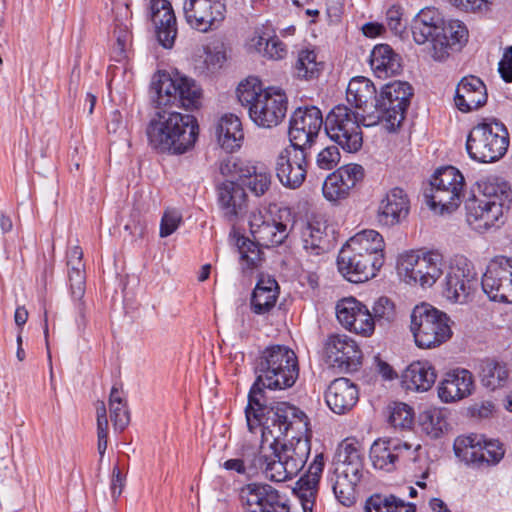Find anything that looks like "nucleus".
<instances>
[{"mask_svg":"<svg viewBox=\"0 0 512 512\" xmlns=\"http://www.w3.org/2000/svg\"><path fill=\"white\" fill-rule=\"evenodd\" d=\"M413 96L408 82L394 81L384 85L372 111L361 114L344 104L333 107L325 117L324 130L331 141L344 151L355 153L363 145L361 125L381 124L388 132H395L405 119Z\"/></svg>","mask_w":512,"mask_h":512,"instance_id":"1","label":"nucleus"},{"mask_svg":"<svg viewBox=\"0 0 512 512\" xmlns=\"http://www.w3.org/2000/svg\"><path fill=\"white\" fill-rule=\"evenodd\" d=\"M255 372L257 377L249 390L245 408L248 429L258 427L260 419L270 416L275 407L292 406L288 402L269 403L265 389L284 390L295 384L299 376L297 356L288 346L270 345L257 358Z\"/></svg>","mask_w":512,"mask_h":512,"instance_id":"2","label":"nucleus"},{"mask_svg":"<svg viewBox=\"0 0 512 512\" xmlns=\"http://www.w3.org/2000/svg\"><path fill=\"white\" fill-rule=\"evenodd\" d=\"M271 411L270 416L261 418L258 427L248 429L251 433L261 432L262 443L269 442L272 455L267 456L263 469L261 470L267 479L274 482H284L297 476L288 464L279 459L277 444L280 438L288 437L290 430H297L300 433L308 430V417L296 406L281 404Z\"/></svg>","mask_w":512,"mask_h":512,"instance_id":"3","label":"nucleus"},{"mask_svg":"<svg viewBox=\"0 0 512 512\" xmlns=\"http://www.w3.org/2000/svg\"><path fill=\"white\" fill-rule=\"evenodd\" d=\"M199 133L197 119L190 114L162 109L150 119L146 135L159 153L181 155L193 148Z\"/></svg>","mask_w":512,"mask_h":512,"instance_id":"4","label":"nucleus"},{"mask_svg":"<svg viewBox=\"0 0 512 512\" xmlns=\"http://www.w3.org/2000/svg\"><path fill=\"white\" fill-rule=\"evenodd\" d=\"M478 193L465 203L466 220L469 226L483 233L495 227L512 203L509 184L498 178L489 177L477 183Z\"/></svg>","mask_w":512,"mask_h":512,"instance_id":"5","label":"nucleus"},{"mask_svg":"<svg viewBox=\"0 0 512 512\" xmlns=\"http://www.w3.org/2000/svg\"><path fill=\"white\" fill-rule=\"evenodd\" d=\"M239 102L248 111L250 119L262 128L278 126L285 118L288 108L286 93L275 87L264 89L256 77H249L237 87Z\"/></svg>","mask_w":512,"mask_h":512,"instance_id":"6","label":"nucleus"},{"mask_svg":"<svg viewBox=\"0 0 512 512\" xmlns=\"http://www.w3.org/2000/svg\"><path fill=\"white\" fill-rule=\"evenodd\" d=\"M201 95L195 80L179 74L158 73L150 86V97L157 108L176 105L186 110L197 109Z\"/></svg>","mask_w":512,"mask_h":512,"instance_id":"7","label":"nucleus"},{"mask_svg":"<svg viewBox=\"0 0 512 512\" xmlns=\"http://www.w3.org/2000/svg\"><path fill=\"white\" fill-rule=\"evenodd\" d=\"M509 146V133L505 125L490 119L477 124L468 134L466 150L471 159L490 163L502 158Z\"/></svg>","mask_w":512,"mask_h":512,"instance_id":"8","label":"nucleus"},{"mask_svg":"<svg viewBox=\"0 0 512 512\" xmlns=\"http://www.w3.org/2000/svg\"><path fill=\"white\" fill-rule=\"evenodd\" d=\"M410 318V330L421 349L439 347L452 337L450 318L429 304L415 306Z\"/></svg>","mask_w":512,"mask_h":512,"instance_id":"9","label":"nucleus"},{"mask_svg":"<svg viewBox=\"0 0 512 512\" xmlns=\"http://www.w3.org/2000/svg\"><path fill=\"white\" fill-rule=\"evenodd\" d=\"M430 193L426 194L429 206L440 212H452L459 207L465 179L462 173L453 166H446L438 169L430 181Z\"/></svg>","mask_w":512,"mask_h":512,"instance_id":"10","label":"nucleus"},{"mask_svg":"<svg viewBox=\"0 0 512 512\" xmlns=\"http://www.w3.org/2000/svg\"><path fill=\"white\" fill-rule=\"evenodd\" d=\"M290 213L287 209L254 211L249 216L250 233L262 247L270 248L284 242L288 236Z\"/></svg>","mask_w":512,"mask_h":512,"instance_id":"11","label":"nucleus"},{"mask_svg":"<svg viewBox=\"0 0 512 512\" xmlns=\"http://www.w3.org/2000/svg\"><path fill=\"white\" fill-rule=\"evenodd\" d=\"M419 448L398 438H379L371 445L369 457L376 470L391 473L414 462Z\"/></svg>","mask_w":512,"mask_h":512,"instance_id":"12","label":"nucleus"},{"mask_svg":"<svg viewBox=\"0 0 512 512\" xmlns=\"http://www.w3.org/2000/svg\"><path fill=\"white\" fill-rule=\"evenodd\" d=\"M443 257L436 251L422 255H407L399 263V274L407 283H418L422 287H431L442 275Z\"/></svg>","mask_w":512,"mask_h":512,"instance_id":"13","label":"nucleus"},{"mask_svg":"<svg viewBox=\"0 0 512 512\" xmlns=\"http://www.w3.org/2000/svg\"><path fill=\"white\" fill-rule=\"evenodd\" d=\"M184 17L188 25L202 33L218 29L226 18L225 0H185Z\"/></svg>","mask_w":512,"mask_h":512,"instance_id":"14","label":"nucleus"},{"mask_svg":"<svg viewBox=\"0 0 512 512\" xmlns=\"http://www.w3.org/2000/svg\"><path fill=\"white\" fill-rule=\"evenodd\" d=\"M483 292L495 302L512 303V258L491 260L482 276Z\"/></svg>","mask_w":512,"mask_h":512,"instance_id":"15","label":"nucleus"},{"mask_svg":"<svg viewBox=\"0 0 512 512\" xmlns=\"http://www.w3.org/2000/svg\"><path fill=\"white\" fill-rule=\"evenodd\" d=\"M324 121L321 110L316 106L297 108L289 121L290 143L307 151L318 137Z\"/></svg>","mask_w":512,"mask_h":512,"instance_id":"16","label":"nucleus"},{"mask_svg":"<svg viewBox=\"0 0 512 512\" xmlns=\"http://www.w3.org/2000/svg\"><path fill=\"white\" fill-rule=\"evenodd\" d=\"M308 152L293 144L283 148L275 159V172L286 188L297 189L306 179Z\"/></svg>","mask_w":512,"mask_h":512,"instance_id":"17","label":"nucleus"},{"mask_svg":"<svg viewBox=\"0 0 512 512\" xmlns=\"http://www.w3.org/2000/svg\"><path fill=\"white\" fill-rule=\"evenodd\" d=\"M326 363L341 371L356 370L361 364L362 352L357 343L347 335H330L324 344Z\"/></svg>","mask_w":512,"mask_h":512,"instance_id":"18","label":"nucleus"},{"mask_svg":"<svg viewBox=\"0 0 512 512\" xmlns=\"http://www.w3.org/2000/svg\"><path fill=\"white\" fill-rule=\"evenodd\" d=\"M339 272L352 283H362L373 278L382 267L380 258L373 261L369 254L356 253L353 248L344 245L337 257Z\"/></svg>","mask_w":512,"mask_h":512,"instance_id":"19","label":"nucleus"},{"mask_svg":"<svg viewBox=\"0 0 512 512\" xmlns=\"http://www.w3.org/2000/svg\"><path fill=\"white\" fill-rule=\"evenodd\" d=\"M339 323L350 332L369 337L374 332V321L369 309L354 297L343 298L336 305Z\"/></svg>","mask_w":512,"mask_h":512,"instance_id":"20","label":"nucleus"},{"mask_svg":"<svg viewBox=\"0 0 512 512\" xmlns=\"http://www.w3.org/2000/svg\"><path fill=\"white\" fill-rule=\"evenodd\" d=\"M246 512H273L287 503L285 496L269 484L249 483L240 489Z\"/></svg>","mask_w":512,"mask_h":512,"instance_id":"21","label":"nucleus"},{"mask_svg":"<svg viewBox=\"0 0 512 512\" xmlns=\"http://www.w3.org/2000/svg\"><path fill=\"white\" fill-rule=\"evenodd\" d=\"M409 211L408 194L400 187H393L379 200L376 221L382 227H394L407 218Z\"/></svg>","mask_w":512,"mask_h":512,"instance_id":"22","label":"nucleus"},{"mask_svg":"<svg viewBox=\"0 0 512 512\" xmlns=\"http://www.w3.org/2000/svg\"><path fill=\"white\" fill-rule=\"evenodd\" d=\"M476 283V274L467 259L464 258L450 267L445 277L444 293L449 300L464 303Z\"/></svg>","mask_w":512,"mask_h":512,"instance_id":"23","label":"nucleus"},{"mask_svg":"<svg viewBox=\"0 0 512 512\" xmlns=\"http://www.w3.org/2000/svg\"><path fill=\"white\" fill-rule=\"evenodd\" d=\"M149 10L159 44L166 49L172 48L177 36V21L171 3L168 0H150Z\"/></svg>","mask_w":512,"mask_h":512,"instance_id":"24","label":"nucleus"},{"mask_svg":"<svg viewBox=\"0 0 512 512\" xmlns=\"http://www.w3.org/2000/svg\"><path fill=\"white\" fill-rule=\"evenodd\" d=\"M443 17L438 9L426 7L413 18L411 32L418 45L431 43V54L435 52L436 39L443 34Z\"/></svg>","mask_w":512,"mask_h":512,"instance_id":"25","label":"nucleus"},{"mask_svg":"<svg viewBox=\"0 0 512 512\" xmlns=\"http://www.w3.org/2000/svg\"><path fill=\"white\" fill-rule=\"evenodd\" d=\"M308 431L309 429L300 433L295 429L290 430V438L286 440V437H282L280 438V444H277L279 459L284 460L296 475L305 466L311 452L310 439L306 435Z\"/></svg>","mask_w":512,"mask_h":512,"instance_id":"26","label":"nucleus"},{"mask_svg":"<svg viewBox=\"0 0 512 512\" xmlns=\"http://www.w3.org/2000/svg\"><path fill=\"white\" fill-rule=\"evenodd\" d=\"M265 461H267L266 455L262 454L260 446L243 444L237 450L235 457L226 460L222 467L250 480L263 469Z\"/></svg>","mask_w":512,"mask_h":512,"instance_id":"27","label":"nucleus"},{"mask_svg":"<svg viewBox=\"0 0 512 512\" xmlns=\"http://www.w3.org/2000/svg\"><path fill=\"white\" fill-rule=\"evenodd\" d=\"M474 378L467 369H455L448 372L439 383L438 396L444 403H454L472 394Z\"/></svg>","mask_w":512,"mask_h":512,"instance_id":"28","label":"nucleus"},{"mask_svg":"<svg viewBox=\"0 0 512 512\" xmlns=\"http://www.w3.org/2000/svg\"><path fill=\"white\" fill-rule=\"evenodd\" d=\"M487 89L484 82L476 76L463 77L455 91L454 102L458 110L468 113L484 106L487 102Z\"/></svg>","mask_w":512,"mask_h":512,"instance_id":"29","label":"nucleus"},{"mask_svg":"<svg viewBox=\"0 0 512 512\" xmlns=\"http://www.w3.org/2000/svg\"><path fill=\"white\" fill-rule=\"evenodd\" d=\"M359 399L357 386L347 378H337L331 382L325 392L328 407L336 414L350 411Z\"/></svg>","mask_w":512,"mask_h":512,"instance_id":"30","label":"nucleus"},{"mask_svg":"<svg viewBox=\"0 0 512 512\" xmlns=\"http://www.w3.org/2000/svg\"><path fill=\"white\" fill-rule=\"evenodd\" d=\"M218 204L225 219L234 222L246 208L247 195L239 183L227 180L217 187Z\"/></svg>","mask_w":512,"mask_h":512,"instance_id":"31","label":"nucleus"},{"mask_svg":"<svg viewBox=\"0 0 512 512\" xmlns=\"http://www.w3.org/2000/svg\"><path fill=\"white\" fill-rule=\"evenodd\" d=\"M443 34L436 39L435 52L432 58L435 61L446 60L451 51H458L468 41V30L459 20L443 21Z\"/></svg>","mask_w":512,"mask_h":512,"instance_id":"32","label":"nucleus"},{"mask_svg":"<svg viewBox=\"0 0 512 512\" xmlns=\"http://www.w3.org/2000/svg\"><path fill=\"white\" fill-rule=\"evenodd\" d=\"M402 385L407 390L425 392L435 383L437 374L433 365L428 361L411 363L402 373Z\"/></svg>","mask_w":512,"mask_h":512,"instance_id":"33","label":"nucleus"},{"mask_svg":"<svg viewBox=\"0 0 512 512\" xmlns=\"http://www.w3.org/2000/svg\"><path fill=\"white\" fill-rule=\"evenodd\" d=\"M370 66L378 78L394 76L402 69L401 57L388 44H378L371 51Z\"/></svg>","mask_w":512,"mask_h":512,"instance_id":"34","label":"nucleus"},{"mask_svg":"<svg viewBox=\"0 0 512 512\" xmlns=\"http://www.w3.org/2000/svg\"><path fill=\"white\" fill-rule=\"evenodd\" d=\"M215 134L221 148L229 153L239 149L244 139L241 121L234 114H225L219 119Z\"/></svg>","mask_w":512,"mask_h":512,"instance_id":"35","label":"nucleus"},{"mask_svg":"<svg viewBox=\"0 0 512 512\" xmlns=\"http://www.w3.org/2000/svg\"><path fill=\"white\" fill-rule=\"evenodd\" d=\"M279 295L277 281L271 277H261L250 299V307L253 313L264 315L269 313L275 306Z\"/></svg>","mask_w":512,"mask_h":512,"instance_id":"36","label":"nucleus"},{"mask_svg":"<svg viewBox=\"0 0 512 512\" xmlns=\"http://www.w3.org/2000/svg\"><path fill=\"white\" fill-rule=\"evenodd\" d=\"M353 248L356 253L369 254L372 260L380 258V265L384 263V239L382 235L375 230H364L351 237L345 244Z\"/></svg>","mask_w":512,"mask_h":512,"instance_id":"37","label":"nucleus"},{"mask_svg":"<svg viewBox=\"0 0 512 512\" xmlns=\"http://www.w3.org/2000/svg\"><path fill=\"white\" fill-rule=\"evenodd\" d=\"M376 88L374 84L365 77H356L350 80L346 90V99L349 104L355 106L358 109L362 110V113L366 110L369 102L377 100L380 98V95L377 97ZM376 104H374L375 106Z\"/></svg>","mask_w":512,"mask_h":512,"instance_id":"38","label":"nucleus"},{"mask_svg":"<svg viewBox=\"0 0 512 512\" xmlns=\"http://www.w3.org/2000/svg\"><path fill=\"white\" fill-rule=\"evenodd\" d=\"M482 442L483 435L480 434L458 436L453 445L455 455L467 464L482 466L483 454H480Z\"/></svg>","mask_w":512,"mask_h":512,"instance_id":"39","label":"nucleus"},{"mask_svg":"<svg viewBox=\"0 0 512 512\" xmlns=\"http://www.w3.org/2000/svg\"><path fill=\"white\" fill-rule=\"evenodd\" d=\"M109 410L114 429L122 432L130 423V412L121 384L115 383L111 388Z\"/></svg>","mask_w":512,"mask_h":512,"instance_id":"40","label":"nucleus"},{"mask_svg":"<svg viewBox=\"0 0 512 512\" xmlns=\"http://www.w3.org/2000/svg\"><path fill=\"white\" fill-rule=\"evenodd\" d=\"M82 258L83 251L79 246H73L67 252L70 290H72L77 297L85 294V265Z\"/></svg>","mask_w":512,"mask_h":512,"instance_id":"41","label":"nucleus"},{"mask_svg":"<svg viewBox=\"0 0 512 512\" xmlns=\"http://www.w3.org/2000/svg\"><path fill=\"white\" fill-rule=\"evenodd\" d=\"M365 512H416V507L394 495L374 494L366 500Z\"/></svg>","mask_w":512,"mask_h":512,"instance_id":"42","label":"nucleus"},{"mask_svg":"<svg viewBox=\"0 0 512 512\" xmlns=\"http://www.w3.org/2000/svg\"><path fill=\"white\" fill-rule=\"evenodd\" d=\"M422 431L431 438H439L448 429L446 411L440 408H430L419 416Z\"/></svg>","mask_w":512,"mask_h":512,"instance_id":"43","label":"nucleus"},{"mask_svg":"<svg viewBox=\"0 0 512 512\" xmlns=\"http://www.w3.org/2000/svg\"><path fill=\"white\" fill-rule=\"evenodd\" d=\"M480 379L484 387L493 391L505 386L508 370L505 364L487 359L481 364Z\"/></svg>","mask_w":512,"mask_h":512,"instance_id":"44","label":"nucleus"},{"mask_svg":"<svg viewBox=\"0 0 512 512\" xmlns=\"http://www.w3.org/2000/svg\"><path fill=\"white\" fill-rule=\"evenodd\" d=\"M237 249L240 255L241 265L243 269L253 270L259 267L264 260V254L256 240H250L245 236L237 239Z\"/></svg>","mask_w":512,"mask_h":512,"instance_id":"45","label":"nucleus"},{"mask_svg":"<svg viewBox=\"0 0 512 512\" xmlns=\"http://www.w3.org/2000/svg\"><path fill=\"white\" fill-rule=\"evenodd\" d=\"M327 479L339 503L346 507L354 504L357 483L342 474L335 473V470L328 473Z\"/></svg>","mask_w":512,"mask_h":512,"instance_id":"46","label":"nucleus"},{"mask_svg":"<svg viewBox=\"0 0 512 512\" xmlns=\"http://www.w3.org/2000/svg\"><path fill=\"white\" fill-rule=\"evenodd\" d=\"M303 248L310 254L320 255L327 250L326 234L320 224L309 223L302 232Z\"/></svg>","mask_w":512,"mask_h":512,"instance_id":"47","label":"nucleus"},{"mask_svg":"<svg viewBox=\"0 0 512 512\" xmlns=\"http://www.w3.org/2000/svg\"><path fill=\"white\" fill-rule=\"evenodd\" d=\"M322 69V64L317 62L316 53L313 50H301L298 53L294 65L295 75L299 79H313L317 77Z\"/></svg>","mask_w":512,"mask_h":512,"instance_id":"48","label":"nucleus"},{"mask_svg":"<svg viewBox=\"0 0 512 512\" xmlns=\"http://www.w3.org/2000/svg\"><path fill=\"white\" fill-rule=\"evenodd\" d=\"M219 170L223 176L244 181V177L254 172V166L247 164L237 157L228 156L220 162Z\"/></svg>","mask_w":512,"mask_h":512,"instance_id":"49","label":"nucleus"},{"mask_svg":"<svg viewBox=\"0 0 512 512\" xmlns=\"http://www.w3.org/2000/svg\"><path fill=\"white\" fill-rule=\"evenodd\" d=\"M334 470L358 484L362 477V462L358 452L355 450L345 460L336 463Z\"/></svg>","mask_w":512,"mask_h":512,"instance_id":"50","label":"nucleus"},{"mask_svg":"<svg viewBox=\"0 0 512 512\" xmlns=\"http://www.w3.org/2000/svg\"><path fill=\"white\" fill-rule=\"evenodd\" d=\"M374 325H387L395 321L396 309L394 303L387 297H380L372 307Z\"/></svg>","mask_w":512,"mask_h":512,"instance_id":"51","label":"nucleus"},{"mask_svg":"<svg viewBox=\"0 0 512 512\" xmlns=\"http://www.w3.org/2000/svg\"><path fill=\"white\" fill-rule=\"evenodd\" d=\"M322 192L325 199L330 202H337L346 199L350 195V191L344 186L342 179L332 172L329 174L322 186Z\"/></svg>","mask_w":512,"mask_h":512,"instance_id":"52","label":"nucleus"},{"mask_svg":"<svg viewBox=\"0 0 512 512\" xmlns=\"http://www.w3.org/2000/svg\"><path fill=\"white\" fill-rule=\"evenodd\" d=\"M247 188L255 196L259 197L264 195L271 186V174L267 171H257L254 166V172H251L249 176L244 177L242 181Z\"/></svg>","mask_w":512,"mask_h":512,"instance_id":"53","label":"nucleus"},{"mask_svg":"<svg viewBox=\"0 0 512 512\" xmlns=\"http://www.w3.org/2000/svg\"><path fill=\"white\" fill-rule=\"evenodd\" d=\"M334 173L342 179L344 186L351 192L356 185L363 181L365 176L364 168L360 164L349 163L341 166Z\"/></svg>","mask_w":512,"mask_h":512,"instance_id":"54","label":"nucleus"},{"mask_svg":"<svg viewBox=\"0 0 512 512\" xmlns=\"http://www.w3.org/2000/svg\"><path fill=\"white\" fill-rule=\"evenodd\" d=\"M227 52L228 48L223 42L205 49L204 63L207 70L211 73L220 70L227 61Z\"/></svg>","mask_w":512,"mask_h":512,"instance_id":"55","label":"nucleus"},{"mask_svg":"<svg viewBox=\"0 0 512 512\" xmlns=\"http://www.w3.org/2000/svg\"><path fill=\"white\" fill-rule=\"evenodd\" d=\"M297 484V494L300 499L303 512H313L319 484H316L314 481L309 482L304 480H299Z\"/></svg>","mask_w":512,"mask_h":512,"instance_id":"56","label":"nucleus"},{"mask_svg":"<svg viewBox=\"0 0 512 512\" xmlns=\"http://www.w3.org/2000/svg\"><path fill=\"white\" fill-rule=\"evenodd\" d=\"M481 448L480 454H483V465L487 466L499 463L505 453L499 441L487 440L484 436Z\"/></svg>","mask_w":512,"mask_h":512,"instance_id":"57","label":"nucleus"},{"mask_svg":"<svg viewBox=\"0 0 512 512\" xmlns=\"http://www.w3.org/2000/svg\"><path fill=\"white\" fill-rule=\"evenodd\" d=\"M389 422L395 428H410L413 423L411 407L404 403L397 404L389 416Z\"/></svg>","mask_w":512,"mask_h":512,"instance_id":"58","label":"nucleus"},{"mask_svg":"<svg viewBox=\"0 0 512 512\" xmlns=\"http://www.w3.org/2000/svg\"><path fill=\"white\" fill-rule=\"evenodd\" d=\"M340 152L337 146H328L321 150L316 158L318 168L322 170H332L340 162Z\"/></svg>","mask_w":512,"mask_h":512,"instance_id":"59","label":"nucleus"},{"mask_svg":"<svg viewBox=\"0 0 512 512\" xmlns=\"http://www.w3.org/2000/svg\"><path fill=\"white\" fill-rule=\"evenodd\" d=\"M182 222V214L176 209L164 212L160 223V237H168L174 233Z\"/></svg>","mask_w":512,"mask_h":512,"instance_id":"60","label":"nucleus"},{"mask_svg":"<svg viewBox=\"0 0 512 512\" xmlns=\"http://www.w3.org/2000/svg\"><path fill=\"white\" fill-rule=\"evenodd\" d=\"M286 55V45L277 36H270L268 42L265 43V52L263 57L272 60H279L283 59Z\"/></svg>","mask_w":512,"mask_h":512,"instance_id":"61","label":"nucleus"},{"mask_svg":"<svg viewBox=\"0 0 512 512\" xmlns=\"http://www.w3.org/2000/svg\"><path fill=\"white\" fill-rule=\"evenodd\" d=\"M387 25L395 35H401L405 30L402 22V12L399 6L393 5L386 12Z\"/></svg>","mask_w":512,"mask_h":512,"instance_id":"62","label":"nucleus"},{"mask_svg":"<svg viewBox=\"0 0 512 512\" xmlns=\"http://www.w3.org/2000/svg\"><path fill=\"white\" fill-rule=\"evenodd\" d=\"M325 466L324 456L322 453L317 454L314 460L309 465L307 473L302 476L299 480L304 481H314L316 484H319L321 475L323 473V469Z\"/></svg>","mask_w":512,"mask_h":512,"instance_id":"63","label":"nucleus"},{"mask_svg":"<svg viewBox=\"0 0 512 512\" xmlns=\"http://www.w3.org/2000/svg\"><path fill=\"white\" fill-rule=\"evenodd\" d=\"M498 71L505 82H512V46L505 49Z\"/></svg>","mask_w":512,"mask_h":512,"instance_id":"64","label":"nucleus"}]
</instances>
